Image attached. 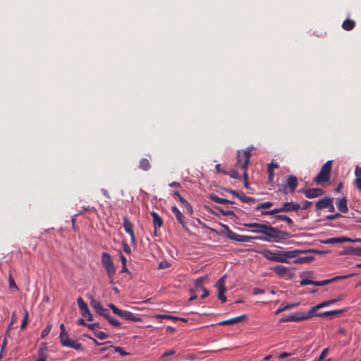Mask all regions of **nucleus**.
<instances>
[{
    "mask_svg": "<svg viewBox=\"0 0 361 361\" xmlns=\"http://www.w3.org/2000/svg\"><path fill=\"white\" fill-rule=\"evenodd\" d=\"M244 226L252 228L253 233L262 234L260 236H252L253 240L279 243L290 237L289 233L264 224L250 223Z\"/></svg>",
    "mask_w": 361,
    "mask_h": 361,
    "instance_id": "f257e3e1",
    "label": "nucleus"
},
{
    "mask_svg": "<svg viewBox=\"0 0 361 361\" xmlns=\"http://www.w3.org/2000/svg\"><path fill=\"white\" fill-rule=\"evenodd\" d=\"M306 250H293L289 251H271L265 250L262 253V255L268 260L281 262L289 263L288 259H293L298 257L300 253L306 252Z\"/></svg>",
    "mask_w": 361,
    "mask_h": 361,
    "instance_id": "f03ea898",
    "label": "nucleus"
},
{
    "mask_svg": "<svg viewBox=\"0 0 361 361\" xmlns=\"http://www.w3.org/2000/svg\"><path fill=\"white\" fill-rule=\"evenodd\" d=\"M301 209V205L296 202H286L281 204V206L278 208H275L269 211H262L261 215L268 216V215H274L276 214H279L281 212H296L298 209Z\"/></svg>",
    "mask_w": 361,
    "mask_h": 361,
    "instance_id": "7ed1b4c3",
    "label": "nucleus"
},
{
    "mask_svg": "<svg viewBox=\"0 0 361 361\" xmlns=\"http://www.w3.org/2000/svg\"><path fill=\"white\" fill-rule=\"evenodd\" d=\"M101 262L106 271L109 279H111L116 274V269L111 255L108 252H102Z\"/></svg>",
    "mask_w": 361,
    "mask_h": 361,
    "instance_id": "20e7f679",
    "label": "nucleus"
},
{
    "mask_svg": "<svg viewBox=\"0 0 361 361\" xmlns=\"http://www.w3.org/2000/svg\"><path fill=\"white\" fill-rule=\"evenodd\" d=\"M332 167V161H326L320 169L318 175L314 178V181L318 184L326 183L330 179V173Z\"/></svg>",
    "mask_w": 361,
    "mask_h": 361,
    "instance_id": "39448f33",
    "label": "nucleus"
},
{
    "mask_svg": "<svg viewBox=\"0 0 361 361\" xmlns=\"http://www.w3.org/2000/svg\"><path fill=\"white\" fill-rule=\"evenodd\" d=\"M313 317L311 310L307 312H296L291 315L283 317L280 319L281 322H300Z\"/></svg>",
    "mask_w": 361,
    "mask_h": 361,
    "instance_id": "423d86ee",
    "label": "nucleus"
},
{
    "mask_svg": "<svg viewBox=\"0 0 361 361\" xmlns=\"http://www.w3.org/2000/svg\"><path fill=\"white\" fill-rule=\"evenodd\" d=\"M123 227L125 230V231L129 234L130 237V242L133 245H136V238L135 235V233L133 231V224L129 221L127 216H124L123 218Z\"/></svg>",
    "mask_w": 361,
    "mask_h": 361,
    "instance_id": "0eeeda50",
    "label": "nucleus"
},
{
    "mask_svg": "<svg viewBox=\"0 0 361 361\" xmlns=\"http://www.w3.org/2000/svg\"><path fill=\"white\" fill-rule=\"evenodd\" d=\"M225 279L226 276H223L216 281L215 285L219 289L218 298L221 301V302H225L226 301V297L224 295L226 291V288L224 285Z\"/></svg>",
    "mask_w": 361,
    "mask_h": 361,
    "instance_id": "6e6552de",
    "label": "nucleus"
},
{
    "mask_svg": "<svg viewBox=\"0 0 361 361\" xmlns=\"http://www.w3.org/2000/svg\"><path fill=\"white\" fill-rule=\"evenodd\" d=\"M300 192L303 193L307 198H314L324 194V190L321 188L301 189Z\"/></svg>",
    "mask_w": 361,
    "mask_h": 361,
    "instance_id": "1a4fd4ad",
    "label": "nucleus"
},
{
    "mask_svg": "<svg viewBox=\"0 0 361 361\" xmlns=\"http://www.w3.org/2000/svg\"><path fill=\"white\" fill-rule=\"evenodd\" d=\"M354 275H355V274H351L345 275V276H336L332 279H326V280H324V281H315L314 286H326V285H328L332 282L336 281L340 279H348Z\"/></svg>",
    "mask_w": 361,
    "mask_h": 361,
    "instance_id": "9d476101",
    "label": "nucleus"
},
{
    "mask_svg": "<svg viewBox=\"0 0 361 361\" xmlns=\"http://www.w3.org/2000/svg\"><path fill=\"white\" fill-rule=\"evenodd\" d=\"M91 306L94 309L95 312L99 315L105 317L109 312V310L104 308L99 302L92 300Z\"/></svg>",
    "mask_w": 361,
    "mask_h": 361,
    "instance_id": "9b49d317",
    "label": "nucleus"
},
{
    "mask_svg": "<svg viewBox=\"0 0 361 361\" xmlns=\"http://www.w3.org/2000/svg\"><path fill=\"white\" fill-rule=\"evenodd\" d=\"M120 317L123 318L126 320L131 321V322H141L142 321L141 317L138 314H134L128 310H122Z\"/></svg>",
    "mask_w": 361,
    "mask_h": 361,
    "instance_id": "f8f14e48",
    "label": "nucleus"
},
{
    "mask_svg": "<svg viewBox=\"0 0 361 361\" xmlns=\"http://www.w3.org/2000/svg\"><path fill=\"white\" fill-rule=\"evenodd\" d=\"M152 221H153V226H154V235H157V229L161 227L163 225V220L161 217L159 215V214L156 212H152L150 213Z\"/></svg>",
    "mask_w": 361,
    "mask_h": 361,
    "instance_id": "ddd939ff",
    "label": "nucleus"
},
{
    "mask_svg": "<svg viewBox=\"0 0 361 361\" xmlns=\"http://www.w3.org/2000/svg\"><path fill=\"white\" fill-rule=\"evenodd\" d=\"M171 211L174 214L177 221L182 225L183 228H185L187 225V221H185L184 215L181 213V212L178 209L176 206H173L171 207Z\"/></svg>",
    "mask_w": 361,
    "mask_h": 361,
    "instance_id": "4468645a",
    "label": "nucleus"
},
{
    "mask_svg": "<svg viewBox=\"0 0 361 361\" xmlns=\"http://www.w3.org/2000/svg\"><path fill=\"white\" fill-rule=\"evenodd\" d=\"M230 235L229 239L237 242L250 243L254 240L252 236L241 235L235 232L231 233Z\"/></svg>",
    "mask_w": 361,
    "mask_h": 361,
    "instance_id": "2eb2a0df",
    "label": "nucleus"
},
{
    "mask_svg": "<svg viewBox=\"0 0 361 361\" xmlns=\"http://www.w3.org/2000/svg\"><path fill=\"white\" fill-rule=\"evenodd\" d=\"M271 269L280 277H284L290 274V269L282 265H276Z\"/></svg>",
    "mask_w": 361,
    "mask_h": 361,
    "instance_id": "dca6fc26",
    "label": "nucleus"
},
{
    "mask_svg": "<svg viewBox=\"0 0 361 361\" xmlns=\"http://www.w3.org/2000/svg\"><path fill=\"white\" fill-rule=\"evenodd\" d=\"M347 241H351V238L348 237H335L330 238L326 240H323L321 242L324 244H336V243H343Z\"/></svg>",
    "mask_w": 361,
    "mask_h": 361,
    "instance_id": "f3484780",
    "label": "nucleus"
},
{
    "mask_svg": "<svg viewBox=\"0 0 361 361\" xmlns=\"http://www.w3.org/2000/svg\"><path fill=\"white\" fill-rule=\"evenodd\" d=\"M173 195L176 196L178 197L179 202L185 206V207L186 208L188 212L192 215L193 214V209H192V206L190 205V204L185 199L183 198L180 194L179 193L178 191L176 190V191H173Z\"/></svg>",
    "mask_w": 361,
    "mask_h": 361,
    "instance_id": "a211bd4d",
    "label": "nucleus"
},
{
    "mask_svg": "<svg viewBox=\"0 0 361 361\" xmlns=\"http://www.w3.org/2000/svg\"><path fill=\"white\" fill-rule=\"evenodd\" d=\"M333 202V198L325 197L317 202L315 207L317 210H321L328 208L331 206V202Z\"/></svg>",
    "mask_w": 361,
    "mask_h": 361,
    "instance_id": "6ab92c4d",
    "label": "nucleus"
},
{
    "mask_svg": "<svg viewBox=\"0 0 361 361\" xmlns=\"http://www.w3.org/2000/svg\"><path fill=\"white\" fill-rule=\"evenodd\" d=\"M246 314H242L227 320H224L220 322H219L217 324L221 326H225V325H233L234 324L242 322L245 318H246Z\"/></svg>",
    "mask_w": 361,
    "mask_h": 361,
    "instance_id": "aec40b11",
    "label": "nucleus"
},
{
    "mask_svg": "<svg viewBox=\"0 0 361 361\" xmlns=\"http://www.w3.org/2000/svg\"><path fill=\"white\" fill-rule=\"evenodd\" d=\"M287 187L289 188L290 192H293L298 185V181L296 176L290 175L287 177L286 184Z\"/></svg>",
    "mask_w": 361,
    "mask_h": 361,
    "instance_id": "412c9836",
    "label": "nucleus"
},
{
    "mask_svg": "<svg viewBox=\"0 0 361 361\" xmlns=\"http://www.w3.org/2000/svg\"><path fill=\"white\" fill-rule=\"evenodd\" d=\"M37 356L38 358L37 360H47V357L48 356V347L46 343H41L40 347L37 350Z\"/></svg>",
    "mask_w": 361,
    "mask_h": 361,
    "instance_id": "4be33fe9",
    "label": "nucleus"
},
{
    "mask_svg": "<svg viewBox=\"0 0 361 361\" xmlns=\"http://www.w3.org/2000/svg\"><path fill=\"white\" fill-rule=\"evenodd\" d=\"M336 204L337 209L341 213H346L348 211L346 197L337 198L336 200Z\"/></svg>",
    "mask_w": 361,
    "mask_h": 361,
    "instance_id": "5701e85b",
    "label": "nucleus"
},
{
    "mask_svg": "<svg viewBox=\"0 0 361 361\" xmlns=\"http://www.w3.org/2000/svg\"><path fill=\"white\" fill-rule=\"evenodd\" d=\"M252 149H253V147H250L246 148L244 150L245 159H244L243 163V164L241 166V169H243V171H247V166H248V164L250 163V157H251V152H252Z\"/></svg>",
    "mask_w": 361,
    "mask_h": 361,
    "instance_id": "b1692460",
    "label": "nucleus"
},
{
    "mask_svg": "<svg viewBox=\"0 0 361 361\" xmlns=\"http://www.w3.org/2000/svg\"><path fill=\"white\" fill-rule=\"evenodd\" d=\"M77 302L81 314L83 317H87V314H89L90 312V310L87 307V305L85 302L82 298H78Z\"/></svg>",
    "mask_w": 361,
    "mask_h": 361,
    "instance_id": "393cba45",
    "label": "nucleus"
},
{
    "mask_svg": "<svg viewBox=\"0 0 361 361\" xmlns=\"http://www.w3.org/2000/svg\"><path fill=\"white\" fill-rule=\"evenodd\" d=\"M337 302V300H326V301H324L322 303H319L314 307H312L310 310H311V312H312V314L313 316L316 313V311L322 307H327L330 305H332V304H334Z\"/></svg>",
    "mask_w": 361,
    "mask_h": 361,
    "instance_id": "a878e982",
    "label": "nucleus"
},
{
    "mask_svg": "<svg viewBox=\"0 0 361 361\" xmlns=\"http://www.w3.org/2000/svg\"><path fill=\"white\" fill-rule=\"evenodd\" d=\"M209 200H211L212 201L216 202V203H219V204H233V202L231 201V200H228L227 199H225V198H221V197H218L216 195L214 194V193H211L209 195Z\"/></svg>",
    "mask_w": 361,
    "mask_h": 361,
    "instance_id": "bb28decb",
    "label": "nucleus"
},
{
    "mask_svg": "<svg viewBox=\"0 0 361 361\" xmlns=\"http://www.w3.org/2000/svg\"><path fill=\"white\" fill-rule=\"evenodd\" d=\"M345 310L344 309L341 310H331V311H326L322 313H318L315 314L318 317H329V316H336L338 315L343 312H344Z\"/></svg>",
    "mask_w": 361,
    "mask_h": 361,
    "instance_id": "cd10ccee",
    "label": "nucleus"
},
{
    "mask_svg": "<svg viewBox=\"0 0 361 361\" xmlns=\"http://www.w3.org/2000/svg\"><path fill=\"white\" fill-rule=\"evenodd\" d=\"M151 167H152V165L148 159L142 158L139 161V169H140L147 171H149L151 169Z\"/></svg>",
    "mask_w": 361,
    "mask_h": 361,
    "instance_id": "c85d7f7f",
    "label": "nucleus"
},
{
    "mask_svg": "<svg viewBox=\"0 0 361 361\" xmlns=\"http://www.w3.org/2000/svg\"><path fill=\"white\" fill-rule=\"evenodd\" d=\"M64 347L71 348L76 350H83L82 345L80 343L75 340H69Z\"/></svg>",
    "mask_w": 361,
    "mask_h": 361,
    "instance_id": "c756f323",
    "label": "nucleus"
},
{
    "mask_svg": "<svg viewBox=\"0 0 361 361\" xmlns=\"http://www.w3.org/2000/svg\"><path fill=\"white\" fill-rule=\"evenodd\" d=\"M274 218L276 221H283L286 222L289 226H293V221L287 215L276 214Z\"/></svg>",
    "mask_w": 361,
    "mask_h": 361,
    "instance_id": "7c9ffc66",
    "label": "nucleus"
},
{
    "mask_svg": "<svg viewBox=\"0 0 361 361\" xmlns=\"http://www.w3.org/2000/svg\"><path fill=\"white\" fill-rule=\"evenodd\" d=\"M157 318L159 319H171L173 321H183L184 322H187L188 319L182 317H178L176 316L169 315V314H157L154 316Z\"/></svg>",
    "mask_w": 361,
    "mask_h": 361,
    "instance_id": "2f4dec72",
    "label": "nucleus"
},
{
    "mask_svg": "<svg viewBox=\"0 0 361 361\" xmlns=\"http://www.w3.org/2000/svg\"><path fill=\"white\" fill-rule=\"evenodd\" d=\"M355 26V22L350 19H347L343 21L342 27L343 30L350 31L352 30Z\"/></svg>",
    "mask_w": 361,
    "mask_h": 361,
    "instance_id": "473e14b6",
    "label": "nucleus"
},
{
    "mask_svg": "<svg viewBox=\"0 0 361 361\" xmlns=\"http://www.w3.org/2000/svg\"><path fill=\"white\" fill-rule=\"evenodd\" d=\"M297 259L293 261V263L295 264H305V263H310V262L313 261L314 259V257L313 256H305V257H296Z\"/></svg>",
    "mask_w": 361,
    "mask_h": 361,
    "instance_id": "72a5a7b5",
    "label": "nucleus"
},
{
    "mask_svg": "<svg viewBox=\"0 0 361 361\" xmlns=\"http://www.w3.org/2000/svg\"><path fill=\"white\" fill-rule=\"evenodd\" d=\"M207 276H204L199 277L196 279L195 283V290L198 291L199 290H202V288H204L203 286V282L207 279Z\"/></svg>",
    "mask_w": 361,
    "mask_h": 361,
    "instance_id": "f704fd0d",
    "label": "nucleus"
},
{
    "mask_svg": "<svg viewBox=\"0 0 361 361\" xmlns=\"http://www.w3.org/2000/svg\"><path fill=\"white\" fill-rule=\"evenodd\" d=\"M8 288L10 289H14L15 290H18V288L14 281L11 271L8 272Z\"/></svg>",
    "mask_w": 361,
    "mask_h": 361,
    "instance_id": "c9c22d12",
    "label": "nucleus"
},
{
    "mask_svg": "<svg viewBox=\"0 0 361 361\" xmlns=\"http://www.w3.org/2000/svg\"><path fill=\"white\" fill-rule=\"evenodd\" d=\"M274 205V203L272 202H264L262 203L259 204L255 208V211H259L262 209H269L271 207Z\"/></svg>",
    "mask_w": 361,
    "mask_h": 361,
    "instance_id": "e433bc0d",
    "label": "nucleus"
},
{
    "mask_svg": "<svg viewBox=\"0 0 361 361\" xmlns=\"http://www.w3.org/2000/svg\"><path fill=\"white\" fill-rule=\"evenodd\" d=\"M221 173L229 176L232 178H235V179L240 178V175H239L238 172L235 169H232L230 171H222Z\"/></svg>",
    "mask_w": 361,
    "mask_h": 361,
    "instance_id": "4c0bfd02",
    "label": "nucleus"
},
{
    "mask_svg": "<svg viewBox=\"0 0 361 361\" xmlns=\"http://www.w3.org/2000/svg\"><path fill=\"white\" fill-rule=\"evenodd\" d=\"M59 339H60L61 344L63 346H65V345L68 343V341L69 340H71L67 332L60 333Z\"/></svg>",
    "mask_w": 361,
    "mask_h": 361,
    "instance_id": "58836bf2",
    "label": "nucleus"
},
{
    "mask_svg": "<svg viewBox=\"0 0 361 361\" xmlns=\"http://www.w3.org/2000/svg\"><path fill=\"white\" fill-rule=\"evenodd\" d=\"M104 318L114 326L118 327L121 326L120 322L111 317L109 313Z\"/></svg>",
    "mask_w": 361,
    "mask_h": 361,
    "instance_id": "ea45409f",
    "label": "nucleus"
},
{
    "mask_svg": "<svg viewBox=\"0 0 361 361\" xmlns=\"http://www.w3.org/2000/svg\"><path fill=\"white\" fill-rule=\"evenodd\" d=\"M104 318L114 326L118 327L121 326L120 322L111 317L109 313Z\"/></svg>",
    "mask_w": 361,
    "mask_h": 361,
    "instance_id": "a19ab883",
    "label": "nucleus"
},
{
    "mask_svg": "<svg viewBox=\"0 0 361 361\" xmlns=\"http://www.w3.org/2000/svg\"><path fill=\"white\" fill-rule=\"evenodd\" d=\"M93 334L95 337H97V338H99L100 340H104L109 337V335L106 334L105 332L99 331V330L94 331V332Z\"/></svg>",
    "mask_w": 361,
    "mask_h": 361,
    "instance_id": "79ce46f5",
    "label": "nucleus"
},
{
    "mask_svg": "<svg viewBox=\"0 0 361 361\" xmlns=\"http://www.w3.org/2000/svg\"><path fill=\"white\" fill-rule=\"evenodd\" d=\"M240 200L245 203H254V202H256V201H257L255 198H254L252 197L246 196V195H245L244 193H243V195H241Z\"/></svg>",
    "mask_w": 361,
    "mask_h": 361,
    "instance_id": "37998d69",
    "label": "nucleus"
},
{
    "mask_svg": "<svg viewBox=\"0 0 361 361\" xmlns=\"http://www.w3.org/2000/svg\"><path fill=\"white\" fill-rule=\"evenodd\" d=\"M224 190L232 194L234 197H236L239 198L240 200L241 199V195L243 193V192H239L238 190L228 189V188H225Z\"/></svg>",
    "mask_w": 361,
    "mask_h": 361,
    "instance_id": "c03bdc74",
    "label": "nucleus"
},
{
    "mask_svg": "<svg viewBox=\"0 0 361 361\" xmlns=\"http://www.w3.org/2000/svg\"><path fill=\"white\" fill-rule=\"evenodd\" d=\"M216 209L219 210L224 216H235V213L232 210H224L219 207H216Z\"/></svg>",
    "mask_w": 361,
    "mask_h": 361,
    "instance_id": "a18cd8bd",
    "label": "nucleus"
},
{
    "mask_svg": "<svg viewBox=\"0 0 361 361\" xmlns=\"http://www.w3.org/2000/svg\"><path fill=\"white\" fill-rule=\"evenodd\" d=\"M349 249L350 250V251L348 253L356 256H361V247H350Z\"/></svg>",
    "mask_w": 361,
    "mask_h": 361,
    "instance_id": "49530a36",
    "label": "nucleus"
},
{
    "mask_svg": "<svg viewBox=\"0 0 361 361\" xmlns=\"http://www.w3.org/2000/svg\"><path fill=\"white\" fill-rule=\"evenodd\" d=\"M108 306L114 314H116L120 317L122 310L118 309L115 305H114L112 303L109 304Z\"/></svg>",
    "mask_w": 361,
    "mask_h": 361,
    "instance_id": "de8ad7c7",
    "label": "nucleus"
},
{
    "mask_svg": "<svg viewBox=\"0 0 361 361\" xmlns=\"http://www.w3.org/2000/svg\"><path fill=\"white\" fill-rule=\"evenodd\" d=\"M116 353H119L122 356L127 355L128 353H126L123 348L120 346H111Z\"/></svg>",
    "mask_w": 361,
    "mask_h": 361,
    "instance_id": "09e8293b",
    "label": "nucleus"
},
{
    "mask_svg": "<svg viewBox=\"0 0 361 361\" xmlns=\"http://www.w3.org/2000/svg\"><path fill=\"white\" fill-rule=\"evenodd\" d=\"M52 326L51 324H48L47 327L42 331L41 337H46L51 331Z\"/></svg>",
    "mask_w": 361,
    "mask_h": 361,
    "instance_id": "8fccbe9b",
    "label": "nucleus"
},
{
    "mask_svg": "<svg viewBox=\"0 0 361 361\" xmlns=\"http://www.w3.org/2000/svg\"><path fill=\"white\" fill-rule=\"evenodd\" d=\"M28 312L25 311L24 314L23 320L22 321L20 329H24L27 324Z\"/></svg>",
    "mask_w": 361,
    "mask_h": 361,
    "instance_id": "3c124183",
    "label": "nucleus"
},
{
    "mask_svg": "<svg viewBox=\"0 0 361 361\" xmlns=\"http://www.w3.org/2000/svg\"><path fill=\"white\" fill-rule=\"evenodd\" d=\"M222 227L224 228V232L225 233L226 237L229 239L230 237H231V235L230 233H233V231H231L230 229V228L228 227V226L226 225V224H222Z\"/></svg>",
    "mask_w": 361,
    "mask_h": 361,
    "instance_id": "603ef678",
    "label": "nucleus"
},
{
    "mask_svg": "<svg viewBox=\"0 0 361 361\" xmlns=\"http://www.w3.org/2000/svg\"><path fill=\"white\" fill-rule=\"evenodd\" d=\"M342 215L339 213H336L334 214H329V215H327L326 216V219L327 220H335L336 219H338L340 217H341Z\"/></svg>",
    "mask_w": 361,
    "mask_h": 361,
    "instance_id": "864d4df0",
    "label": "nucleus"
},
{
    "mask_svg": "<svg viewBox=\"0 0 361 361\" xmlns=\"http://www.w3.org/2000/svg\"><path fill=\"white\" fill-rule=\"evenodd\" d=\"M314 283H315V281H312V280H310V279H302L300 283V286H306V285H314Z\"/></svg>",
    "mask_w": 361,
    "mask_h": 361,
    "instance_id": "5fc2aeb1",
    "label": "nucleus"
},
{
    "mask_svg": "<svg viewBox=\"0 0 361 361\" xmlns=\"http://www.w3.org/2000/svg\"><path fill=\"white\" fill-rule=\"evenodd\" d=\"M243 177L244 186H245V188H249L248 174L247 173V171H244Z\"/></svg>",
    "mask_w": 361,
    "mask_h": 361,
    "instance_id": "6e6d98bb",
    "label": "nucleus"
},
{
    "mask_svg": "<svg viewBox=\"0 0 361 361\" xmlns=\"http://www.w3.org/2000/svg\"><path fill=\"white\" fill-rule=\"evenodd\" d=\"M87 327H88L90 329L92 330L93 333L94 331H96L97 328H101L99 323H92V324H87Z\"/></svg>",
    "mask_w": 361,
    "mask_h": 361,
    "instance_id": "4d7b16f0",
    "label": "nucleus"
},
{
    "mask_svg": "<svg viewBox=\"0 0 361 361\" xmlns=\"http://www.w3.org/2000/svg\"><path fill=\"white\" fill-rule=\"evenodd\" d=\"M279 167V164L276 162H274V161H271L270 164H269L267 169H271L274 171L276 169H278Z\"/></svg>",
    "mask_w": 361,
    "mask_h": 361,
    "instance_id": "13d9d810",
    "label": "nucleus"
},
{
    "mask_svg": "<svg viewBox=\"0 0 361 361\" xmlns=\"http://www.w3.org/2000/svg\"><path fill=\"white\" fill-rule=\"evenodd\" d=\"M328 351H329L328 348H324L322 351V353H321V354H320V355L319 357V361H322V360H324L326 357V355L328 353Z\"/></svg>",
    "mask_w": 361,
    "mask_h": 361,
    "instance_id": "bf43d9fd",
    "label": "nucleus"
},
{
    "mask_svg": "<svg viewBox=\"0 0 361 361\" xmlns=\"http://www.w3.org/2000/svg\"><path fill=\"white\" fill-rule=\"evenodd\" d=\"M176 353V350H173V349H171L168 351H166L165 353H164L161 355V358L163 357H168V356H170V355H173Z\"/></svg>",
    "mask_w": 361,
    "mask_h": 361,
    "instance_id": "052dcab7",
    "label": "nucleus"
},
{
    "mask_svg": "<svg viewBox=\"0 0 361 361\" xmlns=\"http://www.w3.org/2000/svg\"><path fill=\"white\" fill-rule=\"evenodd\" d=\"M268 172V180L269 182H272L274 177V172L271 169H267Z\"/></svg>",
    "mask_w": 361,
    "mask_h": 361,
    "instance_id": "680f3d73",
    "label": "nucleus"
},
{
    "mask_svg": "<svg viewBox=\"0 0 361 361\" xmlns=\"http://www.w3.org/2000/svg\"><path fill=\"white\" fill-rule=\"evenodd\" d=\"M299 305H300L299 302L287 304V305H286V308L287 310H291L293 308L298 307Z\"/></svg>",
    "mask_w": 361,
    "mask_h": 361,
    "instance_id": "e2e57ef3",
    "label": "nucleus"
},
{
    "mask_svg": "<svg viewBox=\"0 0 361 361\" xmlns=\"http://www.w3.org/2000/svg\"><path fill=\"white\" fill-rule=\"evenodd\" d=\"M197 290L195 289H190V293L191 294L190 298H189V301H192L197 298V295L195 293Z\"/></svg>",
    "mask_w": 361,
    "mask_h": 361,
    "instance_id": "0e129e2a",
    "label": "nucleus"
},
{
    "mask_svg": "<svg viewBox=\"0 0 361 361\" xmlns=\"http://www.w3.org/2000/svg\"><path fill=\"white\" fill-rule=\"evenodd\" d=\"M355 175L356 176V178H361V168L359 166H356L355 169Z\"/></svg>",
    "mask_w": 361,
    "mask_h": 361,
    "instance_id": "69168bd1",
    "label": "nucleus"
},
{
    "mask_svg": "<svg viewBox=\"0 0 361 361\" xmlns=\"http://www.w3.org/2000/svg\"><path fill=\"white\" fill-rule=\"evenodd\" d=\"M279 192H283L284 195H287L290 190L289 188L286 185H282V188L279 190Z\"/></svg>",
    "mask_w": 361,
    "mask_h": 361,
    "instance_id": "338daca9",
    "label": "nucleus"
},
{
    "mask_svg": "<svg viewBox=\"0 0 361 361\" xmlns=\"http://www.w3.org/2000/svg\"><path fill=\"white\" fill-rule=\"evenodd\" d=\"M355 185L356 188L361 192V178L355 179Z\"/></svg>",
    "mask_w": 361,
    "mask_h": 361,
    "instance_id": "774afa93",
    "label": "nucleus"
}]
</instances>
